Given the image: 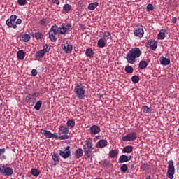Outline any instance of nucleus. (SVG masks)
<instances>
[{
	"mask_svg": "<svg viewBox=\"0 0 179 179\" xmlns=\"http://www.w3.org/2000/svg\"><path fill=\"white\" fill-rule=\"evenodd\" d=\"M72 31V24L70 23H62L59 27L57 25H52L49 31V38L52 42L57 40V34L58 37H65L66 34H69Z\"/></svg>",
	"mask_w": 179,
	"mask_h": 179,
	"instance_id": "obj_1",
	"label": "nucleus"
},
{
	"mask_svg": "<svg viewBox=\"0 0 179 179\" xmlns=\"http://www.w3.org/2000/svg\"><path fill=\"white\" fill-rule=\"evenodd\" d=\"M142 55V50L139 48H133L126 55V59L128 64H135L136 58H139Z\"/></svg>",
	"mask_w": 179,
	"mask_h": 179,
	"instance_id": "obj_2",
	"label": "nucleus"
},
{
	"mask_svg": "<svg viewBox=\"0 0 179 179\" xmlns=\"http://www.w3.org/2000/svg\"><path fill=\"white\" fill-rule=\"evenodd\" d=\"M94 146L93 138H89L85 140L83 148L87 157L89 158L92 157V152H93V149H94Z\"/></svg>",
	"mask_w": 179,
	"mask_h": 179,
	"instance_id": "obj_3",
	"label": "nucleus"
},
{
	"mask_svg": "<svg viewBox=\"0 0 179 179\" xmlns=\"http://www.w3.org/2000/svg\"><path fill=\"white\" fill-rule=\"evenodd\" d=\"M74 93L78 99L82 100L85 99L86 94V87L83 86L82 83H77L74 87Z\"/></svg>",
	"mask_w": 179,
	"mask_h": 179,
	"instance_id": "obj_4",
	"label": "nucleus"
},
{
	"mask_svg": "<svg viewBox=\"0 0 179 179\" xmlns=\"http://www.w3.org/2000/svg\"><path fill=\"white\" fill-rule=\"evenodd\" d=\"M174 174H176V169L174 168V161L171 159L168 162L166 177L169 179L174 178Z\"/></svg>",
	"mask_w": 179,
	"mask_h": 179,
	"instance_id": "obj_5",
	"label": "nucleus"
},
{
	"mask_svg": "<svg viewBox=\"0 0 179 179\" xmlns=\"http://www.w3.org/2000/svg\"><path fill=\"white\" fill-rule=\"evenodd\" d=\"M59 155L63 159H68L71 157V146L67 145L63 148H61V150L59 151Z\"/></svg>",
	"mask_w": 179,
	"mask_h": 179,
	"instance_id": "obj_6",
	"label": "nucleus"
},
{
	"mask_svg": "<svg viewBox=\"0 0 179 179\" xmlns=\"http://www.w3.org/2000/svg\"><path fill=\"white\" fill-rule=\"evenodd\" d=\"M16 19H17V16H16L15 15H11L10 17V19L6 21V24H7L8 27H13V29H17V25H16L15 24Z\"/></svg>",
	"mask_w": 179,
	"mask_h": 179,
	"instance_id": "obj_7",
	"label": "nucleus"
},
{
	"mask_svg": "<svg viewBox=\"0 0 179 179\" xmlns=\"http://www.w3.org/2000/svg\"><path fill=\"white\" fill-rule=\"evenodd\" d=\"M137 138H138V134H136V132L134 131V132H131L129 134L123 136L122 138V139L124 142H130V141H136V139Z\"/></svg>",
	"mask_w": 179,
	"mask_h": 179,
	"instance_id": "obj_8",
	"label": "nucleus"
},
{
	"mask_svg": "<svg viewBox=\"0 0 179 179\" xmlns=\"http://www.w3.org/2000/svg\"><path fill=\"white\" fill-rule=\"evenodd\" d=\"M134 34L136 37H138V38H142V37H143V34H145V31H143V27L140 26L134 29Z\"/></svg>",
	"mask_w": 179,
	"mask_h": 179,
	"instance_id": "obj_9",
	"label": "nucleus"
},
{
	"mask_svg": "<svg viewBox=\"0 0 179 179\" xmlns=\"http://www.w3.org/2000/svg\"><path fill=\"white\" fill-rule=\"evenodd\" d=\"M1 174L3 176H9L13 174V169L10 167L6 166L5 165L2 166Z\"/></svg>",
	"mask_w": 179,
	"mask_h": 179,
	"instance_id": "obj_10",
	"label": "nucleus"
},
{
	"mask_svg": "<svg viewBox=\"0 0 179 179\" xmlns=\"http://www.w3.org/2000/svg\"><path fill=\"white\" fill-rule=\"evenodd\" d=\"M133 158L134 157L131 155L128 156L125 155H122L119 158V163H127V162H131Z\"/></svg>",
	"mask_w": 179,
	"mask_h": 179,
	"instance_id": "obj_11",
	"label": "nucleus"
},
{
	"mask_svg": "<svg viewBox=\"0 0 179 179\" xmlns=\"http://www.w3.org/2000/svg\"><path fill=\"white\" fill-rule=\"evenodd\" d=\"M90 131L91 135H97V134H99L101 129L99 126L94 124L90 128Z\"/></svg>",
	"mask_w": 179,
	"mask_h": 179,
	"instance_id": "obj_12",
	"label": "nucleus"
},
{
	"mask_svg": "<svg viewBox=\"0 0 179 179\" xmlns=\"http://www.w3.org/2000/svg\"><path fill=\"white\" fill-rule=\"evenodd\" d=\"M108 143V142H107L106 140H99L96 144V148L103 149V148H106V146H107Z\"/></svg>",
	"mask_w": 179,
	"mask_h": 179,
	"instance_id": "obj_13",
	"label": "nucleus"
},
{
	"mask_svg": "<svg viewBox=\"0 0 179 179\" xmlns=\"http://www.w3.org/2000/svg\"><path fill=\"white\" fill-rule=\"evenodd\" d=\"M147 44L148 46L150 48V50L156 51V48H157V42L154 40H149Z\"/></svg>",
	"mask_w": 179,
	"mask_h": 179,
	"instance_id": "obj_14",
	"label": "nucleus"
},
{
	"mask_svg": "<svg viewBox=\"0 0 179 179\" xmlns=\"http://www.w3.org/2000/svg\"><path fill=\"white\" fill-rule=\"evenodd\" d=\"M62 48L64 49L66 54H70V52H72L73 46L71 44L66 43V45H62Z\"/></svg>",
	"mask_w": 179,
	"mask_h": 179,
	"instance_id": "obj_15",
	"label": "nucleus"
},
{
	"mask_svg": "<svg viewBox=\"0 0 179 179\" xmlns=\"http://www.w3.org/2000/svg\"><path fill=\"white\" fill-rule=\"evenodd\" d=\"M166 31H167L166 29H161L157 34V39L164 40V38H166Z\"/></svg>",
	"mask_w": 179,
	"mask_h": 179,
	"instance_id": "obj_16",
	"label": "nucleus"
},
{
	"mask_svg": "<svg viewBox=\"0 0 179 179\" xmlns=\"http://www.w3.org/2000/svg\"><path fill=\"white\" fill-rule=\"evenodd\" d=\"M159 62L162 65L166 66V65H169L170 64V59L166 58L162 56L159 59Z\"/></svg>",
	"mask_w": 179,
	"mask_h": 179,
	"instance_id": "obj_17",
	"label": "nucleus"
},
{
	"mask_svg": "<svg viewBox=\"0 0 179 179\" xmlns=\"http://www.w3.org/2000/svg\"><path fill=\"white\" fill-rule=\"evenodd\" d=\"M24 57H26V52H24V51H23V50H19L17 52V58L18 59L23 61V59H24Z\"/></svg>",
	"mask_w": 179,
	"mask_h": 179,
	"instance_id": "obj_18",
	"label": "nucleus"
},
{
	"mask_svg": "<svg viewBox=\"0 0 179 179\" xmlns=\"http://www.w3.org/2000/svg\"><path fill=\"white\" fill-rule=\"evenodd\" d=\"M134 147L132 145H127L122 149V153H132Z\"/></svg>",
	"mask_w": 179,
	"mask_h": 179,
	"instance_id": "obj_19",
	"label": "nucleus"
},
{
	"mask_svg": "<svg viewBox=\"0 0 179 179\" xmlns=\"http://www.w3.org/2000/svg\"><path fill=\"white\" fill-rule=\"evenodd\" d=\"M59 131L62 132V134H69V128L64 125H60L59 127Z\"/></svg>",
	"mask_w": 179,
	"mask_h": 179,
	"instance_id": "obj_20",
	"label": "nucleus"
},
{
	"mask_svg": "<svg viewBox=\"0 0 179 179\" xmlns=\"http://www.w3.org/2000/svg\"><path fill=\"white\" fill-rule=\"evenodd\" d=\"M75 156L77 159H80L83 156V150L82 148H78L75 151Z\"/></svg>",
	"mask_w": 179,
	"mask_h": 179,
	"instance_id": "obj_21",
	"label": "nucleus"
},
{
	"mask_svg": "<svg viewBox=\"0 0 179 179\" xmlns=\"http://www.w3.org/2000/svg\"><path fill=\"white\" fill-rule=\"evenodd\" d=\"M118 153H120V151L118 150V149L113 150L110 151L109 156L112 159H114L118 156Z\"/></svg>",
	"mask_w": 179,
	"mask_h": 179,
	"instance_id": "obj_22",
	"label": "nucleus"
},
{
	"mask_svg": "<svg viewBox=\"0 0 179 179\" xmlns=\"http://www.w3.org/2000/svg\"><path fill=\"white\" fill-rule=\"evenodd\" d=\"M94 54V53L93 52V49H92V48H87L85 51V55L88 58H92V57H93Z\"/></svg>",
	"mask_w": 179,
	"mask_h": 179,
	"instance_id": "obj_23",
	"label": "nucleus"
},
{
	"mask_svg": "<svg viewBox=\"0 0 179 179\" xmlns=\"http://www.w3.org/2000/svg\"><path fill=\"white\" fill-rule=\"evenodd\" d=\"M44 55H45V53L44 52L43 50H39V51H37L35 54V58H37V59H41L44 57Z\"/></svg>",
	"mask_w": 179,
	"mask_h": 179,
	"instance_id": "obj_24",
	"label": "nucleus"
},
{
	"mask_svg": "<svg viewBox=\"0 0 179 179\" xmlns=\"http://www.w3.org/2000/svg\"><path fill=\"white\" fill-rule=\"evenodd\" d=\"M148 64L146 61L142 60L139 62L138 68H140V69H145V68L148 67Z\"/></svg>",
	"mask_w": 179,
	"mask_h": 179,
	"instance_id": "obj_25",
	"label": "nucleus"
},
{
	"mask_svg": "<svg viewBox=\"0 0 179 179\" xmlns=\"http://www.w3.org/2000/svg\"><path fill=\"white\" fill-rule=\"evenodd\" d=\"M97 45L100 48H104V47H106V40H104L103 38L99 39L98 41Z\"/></svg>",
	"mask_w": 179,
	"mask_h": 179,
	"instance_id": "obj_26",
	"label": "nucleus"
},
{
	"mask_svg": "<svg viewBox=\"0 0 179 179\" xmlns=\"http://www.w3.org/2000/svg\"><path fill=\"white\" fill-rule=\"evenodd\" d=\"M97 6H99V3L97 2L91 3L88 5V9L90 10H94V9L97 8Z\"/></svg>",
	"mask_w": 179,
	"mask_h": 179,
	"instance_id": "obj_27",
	"label": "nucleus"
},
{
	"mask_svg": "<svg viewBox=\"0 0 179 179\" xmlns=\"http://www.w3.org/2000/svg\"><path fill=\"white\" fill-rule=\"evenodd\" d=\"M66 125L68 128H70V129H72L75 127V120L73 119L69 120L66 122Z\"/></svg>",
	"mask_w": 179,
	"mask_h": 179,
	"instance_id": "obj_28",
	"label": "nucleus"
},
{
	"mask_svg": "<svg viewBox=\"0 0 179 179\" xmlns=\"http://www.w3.org/2000/svg\"><path fill=\"white\" fill-rule=\"evenodd\" d=\"M110 38H111V33H110V31H103V39L107 41V40H110Z\"/></svg>",
	"mask_w": 179,
	"mask_h": 179,
	"instance_id": "obj_29",
	"label": "nucleus"
},
{
	"mask_svg": "<svg viewBox=\"0 0 179 179\" xmlns=\"http://www.w3.org/2000/svg\"><path fill=\"white\" fill-rule=\"evenodd\" d=\"M30 35H29L28 34L22 35V41H24V43H29V41H30Z\"/></svg>",
	"mask_w": 179,
	"mask_h": 179,
	"instance_id": "obj_30",
	"label": "nucleus"
},
{
	"mask_svg": "<svg viewBox=\"0 0 179 179\" xmlns=\"http://www.w3.org/2000/svg\"><path fill=\"white\" fill-rule=\"evenodd\" d=\"M31 174L34 176V177H38V176H40V172L37 169H31Z\"/></svg>",
	"mask_w": 179,
	"mask_h": 179,
	"instance_id": "obj_31",
	"label": "nucleus"
},
{
	"mask_svg": "<svg viewBox=\"0 0 179 179\" xmlns=\"http://www.w3.org/2000/svg\"><path fill=\"white\" fill-rule=\"evenodd\" d=\"M43 134L44 136H45V138H52V133H51V131L48 130H43Z\"/></svg>",
	"mask_w": 179,
	"mask_h": 179,
	"instance_id": "obj_32",
	"label": "nucleus"
},
{
	"mask_svg": "<svg viewBox=\"0 0 179 179\" xmlns=\"http://www.w3.org/2000/svg\"><path fill=\"white\" fill-rule=\"evenodd\" d=\"M142 110L143 113H145V114H150V113H152V110L148 106H143Z\"/></svg>",
	"mask_w": 179,
	"mask_h": 179,
	"instance_id": "obj_33",
	"label": "nucleus"
},
{
	"mask_svg": "<svg viewBox=\"0 0 179 179\" xmlns=\"http://www.w3.org/2000/svg\"><path fill=\"white\" fill-rule=\"evenodd\" d=\"M41 106H43V101H38L36 102V103L34 106V108L35 110H36L37 111H38L40 110V108H41Z\"/></svg>",
	"mask_w": 179,
	"mask_h": 179,
	"instance_id": "obj_34",
	"label": "nucleus"
},
{
	"mask_svg": "<svg viewBox=\"0 0 179 179\" xmlns=\"http://www.w3.org/2000/svg\"><path fill=\"white\" fill-rule=\"evenodd\" d=\"M71 9H72V6L69 4H65L63 6V10H64V12H66V13H68V12H70Z\"/></svg>",
	"mask_w": 179,
	"mask_h": 179,
	"instance_id": "obj_35",
	"label": "nucleus"
},
{
	"mask_svg": "<svg viewBox=\"0 0 179 179\" xmlns=\"http://www.w3.org/2000/svg\"><path fill=\"white\" fill-rule=\"evenodd\" d=\"M124 71L127 73L131 74L134 72V68H132L131 66H127L124 69Z\"/></svg>",
	"mask_w": 179,
	"mask_h": 179,
	"instance_id": "obj_36",
	"label": "nucleus"
},
{
	"mask_svg": "<svg viewBox=\"0 0 179 179\" xmlns=\"http://www.w3.org/2000/svg\"><path fill=\"white\" fill-rule=\"evenodd\" d=\"M52 159L54 162H59L61 157L57 153H54L52 156Z\"/></svg>",
	"mask_w": 179,
	"mask_h": 179,
	"instance_id": "obj_37",
	"label": "nucleus"
},
{
	"mask_svg": "<svg viewBox=\"0 0 179 179\" xmlns=\"http://www.w3.org/2000/svg\"><path fill=\"white\" fill-rule=\"evenodd\" d=\"M50 50H51V48H50L48 45L45 44L43 45V49L42 50V51H43L45 54H47V52H50Z\"/></svg>",
	"mask_w": 179,
	"mask_h": 179,
	"instance_id": "obj_38",
	"label": "nucleus"
},
{
	"mask_svg": "<svg viewBox=\"0 0 179 179\" xmlns=\"http://www.w3.org/2000/svg\"><path fill=\"white\" fill-rule=\"evenodd\" d=\"M139 76H133L131 77V82H133V83H139Z\"/></svg>",
	"mask_w": 179,
	"mask_h": 179,
	"instance_id": "obj_39",
	"label": "nucleus"
},
{
	"mask_svg": "<svg viewBox=\"0 0 179 179\" xmlns=\"http://www.w3.org/2000/svg\"><path fill=\"white\" fill-rule=\"evenodd\" d=\"M120 171H122V173H127V171H128V166L124 164L123 165L121 166Z\"/></svg>",
	"mask_w": 179,
	"mask_h": 179,
	"instance_id": "obj_40",
	"label": "nucleus"
},
{
	"mask_svg": "<svg viewBox=\"0 0 179 179\" xmlns=\"http://www.w3.org/2000/svg\"><path fill=\"white\" fill-rule=\"evenodd\" d=\"M36 40H41L43 38V34L41 32H36L35 34Z\"/></svg>",
	"mask_w": 179,
	"mask_h": 179,
	"instance_id": "obj_41",
	"label": "nucleus"
},
{
	"mask_svg": "<svg viewBox=\"0 0 179 179\" xmlns=\"http://www.w3.org/2000/svg\"><path fill=\"white\" fill-rule=\"evenodd\" d=\"M153 9H155L153 4L149 3L147 5V7H146L147 12H151V10H153Z\"/></svg>",
	"mask_w": 179,
	"mask_h": 179,
	"instance_id": "obj_42",
	"label": "nucleus"
},
{
	"mask_svg": "<svg viewBox=\"0 0 179 179\" xmlns=\"http://www.w3.org/2000/svg\"><path fill=\"white\" fill-rule=\"evenodd\" d=\"M48 20H47V18H43L39 21V24L40 26H45V24H47V22Z\"/></svg>",
	"mask_w": 179,
	"mask_h": 179,
	"instance_id": "obj_43",
	"label": "nucleus"
},
{
	"mask_svg": "<svg viewBox=\"0 0 179 179\" xmlns=\"http://www.w3.org/2000/svg\"><path fill=\"white\" fill-rule=\"evenodd\" d=\"M17 3L20 6H24V5H27V0H17Z\"/></svg>",
	"mask_w": 179,
	"mask_h": 179,
	"instance_id": "obj_44",
	"label": "nucleus"
},
{
	"mask_svg": "<svg viewBox=\"0 0 179 179\" xmlns=\"http://www.w3.org/2000/svg\"><path fill=\"white\" fill-rule=\"evenodd\" d=\"M58 139H60V141L65 140V139H69V136L68 134H64V135L59 136Z\"/></svg>",
	"mask_w": 179,
	"mask_h": 179,
	"instance_id": "obj_45",
	"label": "nucleus"
},
{
	"mask_svg": "<svg viewBox=\"0 0 179 179\" xmlns=\"http://www.w3.org/2000/svg\"><path fill=\"white\" fill-rule=\"evenodd\" d=\"M31 99H34L33 98V95H31V94H28L26 98H25V101L27 103H29V101H30V100H31Z\"/></svg>",
	"mask_w": 179,
	"mask_h": 179,
	"instance_id": "obj_46",
	"label": "nucleus"
},
{
	"mask_svg": "<svg viewBox=\"0 0 179 179\" xmlns=\"http://www.w3.org/2000/svg\"><path fill=\"white\" fill-rule=\"evenodd\" d=\"M148 164L144 163L143 165H141V169L143 170V171H145V170H148Z\"/></svg>",
	"mask_w": 179,
	"mask_h": 179,
	"instance_id": "obj_47",
	"label": "nucleus"
},
{
	"mask_svg": "<svg viewBox=\"0 0 179 179\" xmlns=\"http://www.w3.org/2000/svg\"><path fill=\"white\" fill-rule=\"evenodd\" d=\"M8 159V153L1 154V160H6Z\"/></svg>",
	"mask_w": 179,
	"mask_h": 179,
	"instance_id": "obj_48",
	"label": "nucleus"
},
{
	"mask_svg": "<svg viewBox=\"0 0 179 179\" xmlns=\"http://www.w3.org/2000/svg\"><path fill=\"white\" fill-rule=\"evenodd\" d=\"M103 167H110V166H111V164H110V162H108V161H105L103 163Z\"/></svg>",
	"mask_w": 179,
	"mask_h": 179,
	"instance_id": "obj_49",
	"label": "nucleus"
},
{
	"mask_svg": "<svg viewBox=\"0 0 179 179\" xmlns=\"http://www.w3.org/2000/svg\"><path fill=\"white\" fill-rule=\"evenodd\" d=\"M37 73H38V72L36 69H32L31 70V76H37Z\"/></svg>",
	"mask_w": 179,
	"mask_h": 179,
	"instance_id": "obj_50",
	"label": "nucleus"
},
{
	"mask_svg": "<svg viewBox=\"0 0 179 179\" xmlns=\"http://www.w3.org/2000/svg\"><path fill=\"white\" fill-rule=\"evenodd\" d=\"M52 138H54L55 139H59V136H58V134L57 133L52 134Z\"/></svg>",
	"mask_w": 179,
	"mask_h": 179,
	"instance_id": "obj_51",
	"label": "nucleus"
},
{
	"mask_svg": "<svg viewBox=\"0 0 179 179\" xmlns=\"http://www.w3.org/2000/svg\"><path fill=\"white\" fill-rule=\"evenodd\" d=\"M33 99H34L35 97H38L39 94L38 92H34L33 94H31Z\"/></svg>",
	"mask_w": 179,
	"mask_h": 179,
	"instance_id": "obj_52",
	"label": "nucleus"
},
{
	"mask_svg": "<svg viewBox=\"0 0 179 179\" xmlns=\"http://www.w3.org/2000/svg\"><path fill=\"white\" fill-rule=\"evenodd\" d=\"M8 153V151H6V149L2 148L1 149V155L6 154Z\"/></svg>",
	"mask_w": 179,
	"mask_h": 179,
	"instance_id": "obj_53",
	"label": "nucleus"
},
{
	"mask_svg": "<svg viewBox=\"0 0 179 179\" xmlns=\"http://www.w3.org/2000/svg\"><path fill=\"white\" fill-rule=\"evenodd\" d=\"M22 24V19H17L16 20L15 24Z\"/></svg>",
	"mask_w": 179,
	"mask_h": 179,
	"instance_id": "obj_54",
	"label": "nucleus"
},
{
	"mask_svg": "<svg viewBox=\"0 0 179 179\" xmlns=\"http://www.w3.org/2000/svg\"><path fill=\"white\" fill-rule=\"evenodd\" d=\"M53 3H56V5H59V0H52Z\"/></svg>",
	"mask_w": 179,
	"mask_h": 179,
	"instance_id": "obj_55",
	"label": "nucleus"
},
{
	"mask_svg": "<svg viewBox=\"0 0 179 179\" xmlns=\"http://www.w3.org/2000/svg\"><path fill=\"white\" fill-rule=\"evenodd\" d=\"M172 23L176 24L177 23V17H173L171 20Z\"/></svg>",
	"mask_w": 179,
	"mask_h": 179,
	"instance_id": "obj_56",
	"label": "nucleus"
},
{
	"mask_svg": "<svg viewBox=\"0 0 179 179\" xmlns=\"http://www.w3.org/2000/svg\"><path fill=\"white\" fill-rule=\"evenodd\" d=\"M99 37H101V38H103V36H104V31H101L99 32Z\"/></svg>",
	"mask_w": 179,
	"mask_h": 179,
	"instance_id": "obj_57",
	"label": "nucleus"
},
{
	"mask_svg": "<svg viewBox=\"0 0 179 179\" xmlns=\"http://www.w3.org/2000/svg\"><path fill=\"white\" fill-rule=\"evenodd\" d=\"M145 179H152V178L150 176H148Z\"/></svg>",
	"mask_w": 179,
	"mask_h": 179,
	"instance_id": "obj_58",
	"label": "nucleus"
},
{
	"mask_svg": "<svg viewBox=\"0 0 179 179\" xmlns=\"http://www.w3.org/2000/svg\"><path fill=\"white\" fill-rule=\"evenodd\" d=\"M131 169H134V165H131Z\"/></svg>",
	"mask_w": 179,
	"mask_h": 179,
	"instance_id": "obj_59",
	"label": "nucleus"
},
{
	"mask_svg": "<svg viewBox=\"0 0 179 179\" xmlns=\"http://www.w3.org/2000/svg\"><path fill=\"white\" fill-rule=\"evenodd\" d=\"M32 104H34V101L32 102Z\"/></svg>",
	"mask_w": 179,
	"mask_h": 179,
	"instance_id": "obj_60",
	"label": "nucleus"
},
{
	"mask_svg": "<svg viewBox=\"0 0 179 179\" xmlns=\"http://www.w3.org/2000/svg\"><path fill=\"white\" fill-rule=\"evenodd\" d=\"M0 171H1V168H0Z\"/></svg>",
	"mask_w": 179,
	"mask_h": 179,
	"instance_id": "obj_61",
	"label": "nucleus"
}]
</instances>
